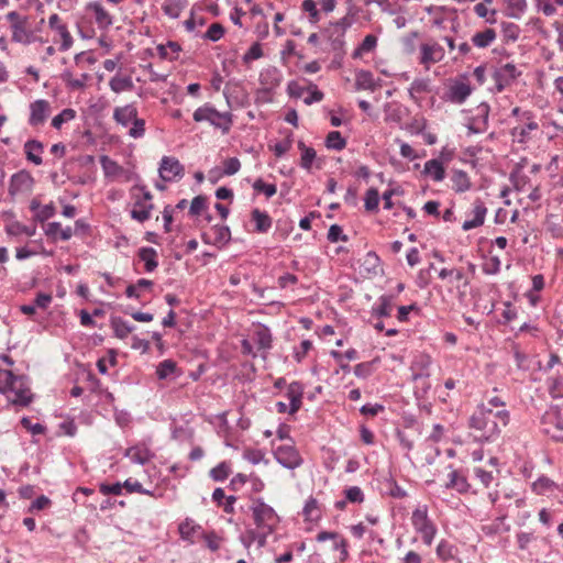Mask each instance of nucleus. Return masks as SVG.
<instances>
[{
	"mask_svg": "<svg viewBox=\"0 0 563 563\" xmlns=\"http://www.w3.org/2000/svg\"><path fill=\"white\" fill-rule=\"evenodd\" d=\"M510 413L506 409L494 411L493 408L482 404L468 420V427L478 432L475 435L481 441H488L498 435L501 427L509 423Z\"/></svg>",
	"mask_w": 563,
	"mask_h": 563,
	"instance_id": "obj_1",
	"label": "nucleus"
},
{
	"mask_svg": "<svg viewBox=\"0 0 563 563\" xmlns=\"http://www.w3.org/2000/svg\"><path fill=\"white\" fill-rule=\"evenodd\" d=\"M0 393L14 394L9 401L14 406L27 407L34 398L27 378L24 375H14L10 369H0Z\"/></svg>",
	"mask_w": 563,
	"mask_h": 563,
	"instance_id": "obj_2",
	"label": "nucleus"
},
{
	"mask_svg": "<svg viewBox=\"0 0 563 563\" xmlns=\"http://www.w3.org/2000/svg\"><path fill=\"white\" fill-rule=\"evenodd\" d=\"M255 530L268 537L275 530L279 519L275 510L262 499H257L251 506Z\"/></svg>",
	"mask_w": 563,
	"mask_h": 563,
	"instance_id": "obj_3",
	"label": "nucleus"
},
{
	"mask_svg": "<svg viewBox=\"0 0 563 563\" xmlns=\"http://www.w3.org/2000/svg\"><path fill=\"white\" fill-rule=\"evenodd\" d=\"M192 118L196 122H209L216 129H220L223 134L230 131L233 122L231 112H219L209 103L196 109Z\"/></svg>",
	"mask_w": 563,
	"mask_h": 563,
	"instance_id": "obj_4",
	"label": "nucleus"
},
{
	"mask_svg": "<svg viewBox=\"0 0 563 563\" xmlns=\"http://www.w3.org/2000/svg\"><path fill=\"white\" fill-rule=\"evenodd\" d=\"M132 196L135 201L131 210V218L143 223L151 218V212L154 209L153 196L144 185L133 186Z\"/></svg>",
	"mask_w": 563,
	"mask_h": 563,
	"instance_id": "obj_5",
	"label": "nucleus"
},
{
	"mask_svg": "<svg viewBox=\"0 0 563 563\" xmlns=\"http://www.w3.org/2000/svg\"><path fill=\"white\" fill-rule=\"evenodd\" d=\"M411 522L415 530L421 534L426 545H431L437 534L435 525L429 519L427 506L418 507L413 510Z\"/></svg>",
	"mask_w": 563,
	"mask_h": 563,
	"instance_id": "obj_6",
	"label": "nucleus"
},
{
	"mask_svg": "<svg viewBox=\"0 0 563 563\" xmlns=\"http://www.w3.org/2000/svg\"><path fill=\"white\" fill-rule=\"evenodd\" d=\"M521 76V71L512 63H506L496 67L492 74L495 82V89L497 92L504 91L507 87L511 86L518 77Z\"/></svg>",
	"mask_w": 563,
	"mask_h": 563,
	"instance_id": "obj_7",
	"label": "nucleus"
},
{
	"mask_svg": "<svg viewBox=\"0 0 563 563\" xmlns=\"http://www.w3.org/2000/svg\"><path fill=\"white\" fill-rule=\"evenodd\" d=\"M542 432L555 441H563V418L558 408H551L541 418Z\"/></svg>",
	"mask_w": 563,
	"mask_h": 563,
	"instance_id": "obj_8",
	"label": "nucleus"
},
{
	"mask_svg": "<svg viewBox=\"0 0 563 563\" xmlns=\"http://www.w3.org/2000/svg\"><path fill=\"white\" fill-rule=\"evenodd\" d=\"M539 130V124L536 121V117L531 111H525L520 115V122L518 125L510 130V135L518 143H526L531 139V132Z\"/></svg>",
	"mask_w": 563,
	"mask_h": 563,
	"instance_id": "obj_9",
	"label": "nucleus"
},
{
	"mask_svg": "<svg viewBox=\"0 0 563 563\" xmlns=\"http://www.w3.org/2000/svg\"><path fill=\"white\" fill-rule=\"evenodd\" d=\"M420 64L426 67V69L430 68V65L441 62L444 58V49L437 42L432 43H422L420 45Z\"/></svg>",
	"mask_w": 563,
	"mask_h": 563,
	"instance_id": "obj_10",
	"label": "nucleus"
},
{
	"mask_svg": "<svg viewBox=\"0 0 563 563\" xmlns=\"http://www.w3.org/2000/svg\"><path fill=\"white\" fill-rule=\"evenodd\" d=\"M159 177L165 181H174L184 175V166L172 156H164L159 165Z\"/></svg>",
	"mask_w": 563,
	"mask_h": 563,
	"instance_id": "obj_11",
	"label": "nucleus"
},
{
	"mask_svg": "<svg viewBox=\"0 0 563 563\" xmlns=\"http://www.w3.org/2000/svg\"><path fill=\"white\" fill-rule=\"evenodd\" d=\"M51 111V104L47 100L38 99L30 104L29 124L31 126H38L43 124Z\"/></svg>",
	"mask_w": 563,
	"mask_h": 563,
	"instance_id": "obj_12",
	"label": "nucleus"
},
{
	"mask_svg": "<svg viewBox=\"0 0 563 563\" xmlns=\"http://www.w3.org/2000/svg\"><path fill=\"white\" fill-rule=\"evenodd\" d=\"M34 184V178L27 170H20L12 175L10 179L9 192L15 195L23 189H31Z\"/></svg>",
	"mask_w": 563,
	"mask_h": 563,
	"instance_id": "obj_13",
	"label": "nucleus"
},
{
	"mask_svg": "<svg viewBox=\"0 0 563 563\" xmlns=\"http://www.w3.org/2000/svg\"><path fill=\"white\" fill-rule=\"evenodd\" d=\"M471 93L472 88L470 84L464 81H455L449 87L446 92V100L461 104L470 97Z\"/></svg>",
	"mask_w": 563,
	"mask_h": 563,
	"instance_id": "obj_14",
	"label": "nucleus"
},
{
	"mask_svg": "<svg viewBox=\"0 0 563 563\" xmlns=\"http://www.w3.org/2000/svg\"><path fill=\"white\" fill-rule=\"evenodd\" d=\"M302 396H303V385L299 382H292L289 384L286 397L289 400V410L290 415L296 413L301 405H302Z\"/></svg>",
	"mask_w": 563,
	"mask_h": 563,
	"instance_id": "obj_15",
	"label": "nucleus"
},
{
	"mask_svg": "<svg viewBox=\"0 0 563 563\" xmlns=\"http://www.w3.org/2000/svg\"><path fill=\"white\" fill-rule=\"evenodd\" d=\"M214 233V239L210 241L206 233L202 234V241L207 244H212L219 249L225 246L231 240V231L228 225L216 224L211 228Z\"/></svg>",
	"mask_w": 563,
	"mask_h": 563,
	"instance_id": "obj_16",
	"label": "nucleus"
},
{
	"mask_svg": "<svg viewBox=\"0 0 563 563\" xmlns=\"http://www.w3.org/2000/svg\"><path fill=\"white\" fill-rule=\"evenodd\" d=\"M487 213V208L485 203L481 199H476L474 201L473 214L474 218L472 220H466L462 224V229L464 231H468L474 228H478L484 224L485 217Z\"/></svg>",
	"mask_w": 563,
	"mask_h": 563,
	"instance_id": "obj_17",
	"label": "nucleus"
},
{
	"mask_svg": "<svg viewBox=\"0 0 563 563\" xmlns=\"http://www.w3.org/2000/svg\"><path fill=\"white\" fill-rule=\"evenodd\" d=\"M23 151L29 162L38 166L43 163L42 154L44 152V144L38 140H29L24 143Z\"/></svg>",
	"mask_w": 563,
	"mask_h": 563,
	"instance_id": "obj_18",
	"label": "nucleus"
},
{
	"mask_svg": "<svg viewBox=\"0 0 563 563\" xmlns=\"http://www.w3.org/2000/svg\"><path fill=\"white\" fill-rule=\"evenodd\" d=\"M135 117H137V109L133 103L114 108L113 120L122 126L126 128L133 120H135Z\"/></svg>",
	"mask_w": 563,
	"mask_h": 563,
	"instance_id": "obj_19",
	"label": "nucleus"
},
{
	"mask_svg": "<svg viewBox=\"0 0 563 563\" xmlns=\"http://www.w3.org/2000/svg\"><path fill=\"white\" fill-rule=\"evenodd\" d=\"M251 220L255 224L254 231L261 234L267 233L273 224V220L269 214L266 211H262L257 208L252 210Z\"/></svg>",
	"mask_w": 563,
	"mask_h": 563,
	"instance_id": "obj_20",
	"label": "nucleus"
},
{
	"mask_svg": "<svg viewBox=\"0 0 563 563\" xmlns=\"http://www.w3.org/2000/svg\"><path fill=\"white\" fill-rule=\"evenodd\" d=\"M394 307V297L390 295H383L378 298V303L372 308V316L377 318L390 317Z\"/></svg>",
	"mask_w": 563,
	"mask_h": 563,
	"instance_id": "obj_21",
	"label": "nucleus"
},
{
	"mask_svg": "<svg viewBox=\"0 0 563 563\" xmlns=\"http://www.w3.org/2000/svg\"><path fill=\"white\" fill-rule=\"evenodd\" d=\"M137 255L144 262L145 272L152 273L158 267L157 252L153 247H141Z\"/></svg>",
	"mask_w": 563,
	"mask_h": 563,
	"instance_id": "obj_22",
	"label": "nucleus"
},
{
	"mask_svg": "<svg viewBox=\"0 0 563 563\" xmlns=\"http://www.w3.org/2000/svg\"><path fill=\"white\" fill-rule=\"evenodd\" d=\"M431 365V357L429 355H421L412 364V380L417 382L430 376L429 367Z\"/></svg>",
	"mask_w": 563,
	"mask_h": 563,
	"instance_id": "obj_23",
	"label": "nucleus"
},
{
	"mask_svg": "<svg viewBox=\"0 0 563 563\" xmlns=\"http://www.w3.org/2000/svg\"><path fill=\"white\" fill-rule=\"evenodd\" d=\"M422 173L431 176L434 181H442L445 177L443 163L437 158L426 162Z\"/></svg>",
	"mask_w": 563,
	"mask_h": 563,
	"instance_id": "obj_24",
	"label": "nucleus"
},
{
	"mask_svg": "<svg viewBox=\"0 0 563 563\" xmlns=\"http://www.w3.org/2000/svg\"><path fill=\"white\" fill-rule=\"evenodd\" d=\"M451 180L455 192H465L470 190L472 186L467 173L462 169L452 170Z\"/></svg>",
	"mask_w": 563,
	"mask_h": 563,
	"instance_id": "obj_25",
	"label": "nucleus"
},
{
	"mask_svg": "<svg viewBox=\"0 0 563 563\" xmlns=\"http://www.w3.org/2000/svg\"><path fill=\"white\" fill-rule=\"evenodd\" d=\"M110 325L113 330V333L119 339H125L130 333H132L135 329L134 325L130 324L121 317H111Z\"/></svg>",
	"mask_w": 563,
	"mask_h": 563,
	"instance_id": "obj_26",
	"label": "nucleus"
},
{
	"mask_svg": "<svg viewBox=\"0 0 563 563\" xmlns=\"http://www.w3.org/2000/svg\"><path fill=\"white\" fill-rule=\"evenodd\" d=\"M355 88L357 90H371L376 89V84L372 71L361 69L355 75Z\"/></svg>",
	"mask_w": 563,
	"mask_h": 563,
	"instance_id": "obj_27",
	"label": "nucleus"
},
{
	"mask_svg": "<svg viewBox=\"0 0 563 563\" xmlns=\"http://www.w3.org/2000/svg\"><path fill=\"white\" fill-rule=\"evenodd\" d=\"M302 515L306 521H317L321 518V510L318 500L310 496L303 506Z\"/></svg>",
	"mask_w": 563,
	"mask_h": 563,
	"instance_id": "obj_28",
	"label": "nucleus"
},
{
	"mask_svg": "<svg viewBox=\"0 0 563 563\" xmlns=\"http://www.w3.org/2000/svg\"><path fill=\"white\" fill-rule=\"evenodd\" d=\"M267 537L255 529H247L244 534L240 537L243 545L249 549L252 543L257 542L258 547L262 548L266 544Z\"/></svg>",
	"mask_w": 563,
	"mask_h": 563,
	"instance_id": "obj_29",
	"label": "nucleus"
},
{
	"mask_svg": "<svg viewBox=\"0 0 563 563\" xmlns=\"http://www.w3.org/2000/svg\"><path fill=\"white\" fill-rule=\"evenodd\" d=\"M496 40V32L494 29H485L483 32H477L473 35L472 42L476 47H488Z\"/></svg>",
	"mask_w": 563,
	"mask_h": 563,
	"instance_id": "obj_30",
	"label": "nucleus"
},
{
	"mask_svg": "<svg viewBox=\"0 0 563 563\" xmlns=\"http://www.w3.org/2000/svg\"><path fill=\"white\" fill-rule=\"evenodd\" d=\"M187 0H167L163 4L162 9L167 16L177 19L181 11L187 7Z\"/></svg>",
	"mask_w": 563,
	"mask_h": 563,
	"instance_id": "obj_31",
	"label": "nucleus"
},
{
	"mask_svg": "<svg viewBox=\"0 0 563 563\" xmlns=\"http://www.w3.org/2000/svg\"><path fill=\"white\" fill-rule=\"evenodd\" d=\"M255 342L262 350H269L272 347V333L266 325H261L256 329L255 333Z\"/></svg>",
	"mask_w": 563,
	"mask_h": 563,
	"instance_id": "obj_32",
	"label": "nucleus"
},
{
	"mask_svg": "<svg viewBox=\"0 0 563 563\" xmlns=\"http://www.w3.org/2000/svg\"><path fill=\"white\" fill-rule=\"evenodd\" d=\"M109 86L113 92L120 93L122 91L132 89L133 81H132L131 77H129V76H125V77L114 76L110 79Z\"/></svg>",
	"mask_w": 563,
	"mask_h": 563,
	"instance_id": "obj_33",
	"label": "nucleus"
},
{
	"mask_svg": "<svg viewBox=\"0 0 563 563\" xmlns=\"http://www.w3.org/2000/svg\"><path fill=\"white\" fill-rule=\"evenodd\" d=\"M445 487L456 489L459 493H466L470 485L464 476L459 475L456 471H452Z\"/></svg>",
	"mask_w": 563,
	"mask_h": 563,
	"instance_id": "obj_34",
	"label": "nucleus"
},
{
	"mask_svg": "<svg viewBox=\"0 0 563 563\" xmlns=\"http://www.w3.org/2000/svg\"><path fill=\"white\" fill-rule=\"evenodd\" d=\"M559 488V485L555 484L552 479L540 476L533 484L532 490L539 495L553 492V489Z\"/></svg>",
	"mask_w": 563,
	"mask_h": 563,
	"instance_id": "obj_35",
	"label": "nucleus"
},
{
	"mask_svg": "<svg viewBox=\"0 0 563 563\" xmlns=\"http://www.w3.org/2000/svg\"><path fill=\"white\" fill-rule=\"evenodd\" d=\"M548 390L553 398L563 397V375L551 376L547 380Z\"/></svg>",
	"mask_w": 563,
	"mask_h": 563,
	"instance_id": "obj_36",
	"label": "nucleus"
},
{
	"mask_svg": "<svg viewBox=\"0 0 563 563\" xmlns=\"http://www.w3.org/2000/svg\"><path fill=\"white\" fill-rule=\"evenodd\" d=\"M90 7L95 12L96 22L100 27H108L112 24L111 15L104 10V8L101 4L95 3Z\"/></svg>",
	"mask_w": 563,
	"mask_h": 563,
	"instance_id": "obj_37",
	"label": "nucleus"
},
{
	"mask_svg": "<svg viewBox=\"0 0 563 563\" xmlns=\"http://www.w3.org/2000/svg\"><path fill=\"white\" fill-rule=\"evenodd\" d=\"M507 15L510 18L519 19L527 9L526 0H506Z\"/></svg>",
	"mask_w": 563,
	"mask_h": 563,
	"instance_id": "obj_38",
	"label": "nucleus"
},
{
	"mask_svg": "<svg viewBox=\"0 0 563 563\" xmlns=\"http://www.w3.org/2000/svg\"><path fill=\"white\" fill-rule=\"evenodd\" d=\"M325 146L330 150L341 151L346 146V140L339 131H331L325 139Z\"/></svg>",
	"mask_w": 563,
	"mask_h": 563,
	"instance_id": "obj_39",
	"label": "nucleus"
},
{
	"mask_svg": "<svg viewBox=\"0 0 563 563\" xmlns=\"http://www.w3.org/2000/svg\"><path fill=\"white\" fill-rule=\"evenodd\" d=\"M323 33L331 42V48L334 52H342L344 46V34L342 31L334 32L331 29H324Z\"/></svg>",
	"mask_w": 563,
	"mask_h": 563,
	"instance_id": "obj_40",
	"label": "nucleus"
},
{
	"mask_svg": "<svg viewBox=\"0 0 563 563\" xmlns=\"http://www.w3.org/2000/svg\"><path fill=\"white\" fill-rule=\"evenodd\" d=\"M377 45V37L373 34H368L364 37L360 46L354 51L353 57L357 58L363 53L373 51Z\"/></svg>",
	"mask_w": 563,
	"mask_h": 563,
	"instance_id": "obj_41",
	"label": "nucleus"
},
{
	"mask_svg": "<svg viewBox=\"0 0 563 563\" xmlns=\"http://www.w3.org/2000/svg\"><path fill=\"white\" fill-rule=\"evenodd\" d=\"M36 227L24 225L20 222H13L7 227V232L11 235L25 234L27 236H33L35 234Z\"/></svg>",
	"mask_w": 563,
	"mask_h": 563,
	"instance_id": "obj_42",
	"label": "nucleus"
},
{
	"mask_svg": "<svg viewBox=\"0 0 563 563\" xmlns=\"http://www.w3.org/2000/svg\"><path fill=\"white\" fill-rule=\"evenodd\" d=\"M176 363L172 360H164L156 368V375L159 379H166L168 376L175 373Z\"/></svg>",
	"mask_w": 563,
	"mask_h": 563,
	"instance_id": "obj_43",
	"label": "nucleus"
},
{
	"mask_svg": "<svg viewBox=\"0 0 563 563\" xmlns=\"http://www.w3.org/2000/svg\"><path fill=\"white\" fill-rule=\"evenodd\" d=\"M76 117V111L70 108L62 110L60 113L55 115L52 120V126L59 130L65 122L73 120Z\"/></svg>",
	"mask_w": 563,
	"mask_h": 563,
	"instance_id": "obj_44",
	"label": "nucleus"
},
{
	"mask_svg": "<svg viewBox=\"0 0 563 563\" xmlns=\"http://www.w3.org/2000/svg\"><path fill=\"white\" fill-rule=\"evenodd\" d=\"M231 474V467L227 462H221L210 471V475L213 481L222 482Z\"/></svg>",
	"mask_w": 563,
	"mask_h": 563,
	"instance_id": "obj_45",
	"label": "nucleus"
},
{
	"mask_svg": "<svg viewBox=\"0 0 563 563\" xmlns=\"http://www.w3.org/2000/svg\"><path fill=\"white\" fill-rule=\"evenodd\" d=\"M454 545L446 540H441L437 547V555L442 561H448L454 556Z\"/></svg>",
	"mask_w": 563,
	"mask_h": 563,
	"instance_id": "obj_46",
	"label": "nucleus"
},
{
	"mask_svg": "<svg viewBox=\"0 0 563 563\" xmlns=\"http://www.w3.org/2000/svg\"><path fill=\"white\" fill-rule=\"evenodd\" d=\"M253 189L257 192H263L267 198H272L277 192L276 185L266 184L262 178H257L254 181Z\"/></svg>",
	"mask_w": 563,
	"mask_h": 563,
	"instance_id": "obj_47",
	"label": "nucleus"
},
{
	"mask_svg": "<svg viewBox=\"0 0 563 563\" xmlns=\"http://www.w3.org/2000/svg\"><path fill=\"white\" fill-rule=\"evenodd\" d=\"M365 209L367 211L377 210L379 203V194L376 188H369L365 194Z\"/></svg>",
	"mask_w": 563,
	"mask_h": 563,
	"instance_id": "obj_48",
	"label": "nucleus"
},
{
	"mask_svg": "<svg viewBox=\"0 0 563 563\" xmlns=\"http://www.w3.org/2000/svg\"><path fill=\"white\" fill-rule=\"evenodd\" d=\"M150 449L145 444H137L125 451V457L144 459L152 457Z\"/></svg>",
	"mask_w": 563,
	"mask_h": 563,
	"instance_id": "obj_49",
	"label": "nucleus"
},
{
	"mask_svg": "<svg viewBox=\"0 0 563 563\" xmlns=\"http://www.w3.org/2000/svg\"><path fill=\"white\" fill-rule=\"evenodd\" d=\"M55 213H56V208L53 202H49V203L41 207V209L34 214V220L43 223L46 220L54 217Z\"/></svg>",
	"mask_w": 563,
	"mask_h": 563,
	"instance_id": "obj_50",
	"label": "nucleus"
},
{
	"mask_svg": "<svg viewBox=\"0 0 563 563\" xmlns=\"http://www.w3.org/2000/svg\"><path fill=\"white\" fill-rule=\"evenodd\" d=\"M292 229H294L292 221H290L288 219L278 220L276 222L275 235L280 240H285L288 238V235L290 234Z\"/></svg>",
	"mask_w": 563,
	"mask_h": 563,
	"instance_id": "obj_51",
	"label": "nucleus"
},
{
	"mask_svg": "<svg viewBox=\"0 0 563 563\" xmlns=\"http://www.w3.org/2000/svg\"><path fill=\"white\" fill-rule=\"evenodd\" d=\"M62 38V44H60V47L59 49L62 52H66L68 51L73 44H74V38L70 34V32L68 31V27L66 24H64L62 27H58L57 31H55Z\"/></svg>",
	"mask_w": 563,
	"mask_h": 563,
	"instance_id": "obj_52",
	"label": "nucleus"
},
{
	"mask_svg": "<svg viewBox=\"0 0 563 563\" xmlns=\"http://www.w3.org/2000/svg\"><path fill=\"white\" fill-rule=\"evenodd\" d=\"M225 33V29L221 23H212L208 31L205 33L203 37L211 42L219 41Z\"/></svg>",
	"mask_w": 563,
	"mask_h": 563,
	"instance_id": "obj_53",
	"label": "nucleus"
},
{
	"mask_svg": "<svg viewBox=\"0 0 563 563\" xmlns=\"http://www.w3.org/2000/svg\"><path fill=\"white\" fill-rule=\"evenodd\" d=\"M199 527L194 525V521L186 520L179 525V533L184 540L192 541L194 534Z\"/></svg>",
	"mask_w": 563,
	"mask_h": 563,
	"instance_id": "obj_54",
	"label": "nucleus"
},
{
	"mask_svg": "<svg viewBox=\"0 0 563 563\" xmlns=\"http://www.w3.org/2000/svg\"><path fill=\"white\" fill-rule=\"evenodd\" d=\"M347 501L353 504H361L364 501V494L358 486H351L344 490Z\"/></svg>",
	"mask_w": 563,
	"mask_h": 563,
	"instance_id": "obj_55",
	"label": "nucleus"
},
{
	"mask_svg": "<svg viewBox=\"0 0 563 563\" xmlns=\"http://www.w3.org/2000/svg\"><path fill=\"white\" fill-rule=\"evenodd\" d=\"M130 124H132V128L129 130V135L131 137L140 139L145 134V121L143 119L135 117V120Z\"/></svg>",
	"mask_w": 563,
	"mask_h": 563,
	"instance_id": "obj_56",
	"label": "nucleus"
},
{
	"mask_svg": "<svg viewBox=\"0 0 563 563\" xmlns=\"http://www.w3.org/2000/svg\"><path fill=\"white\" fill-rule=\"evenodd\" d=\"M302 10L309 13V21L316 24L320 20V14L313 0H303Z\"/></svg>",
	"mask_w": 563,
	"mask_h": 563,
	"instance_id": "obj_57",
	"label": "nucleus"
},
{
	"mask_svg": "<svg viewBox=\"0 0 563 563\" xmlns=\"http://www.w3.org/2000/svg\"><path fill=\"white\" fill-rule=\"evenodd\" d=\"M263 56V49L258 42L254 43L243 56V62L249 64L252 60L258 59Z\"/></svg>",
	"mask_w": 563,
	"mask_h": 563,
	"instance_id": "obj_58",
	"label": "nucleus"
},
{
	"mask_svg": "<svg viewBox=\"0 0 563 563\" xmlns=\"http://www.w3.org/2000/svg\"><path fill=\"white\" fill-rule=\"evenodd\" d=\"M332 549L334 551L340 552V561L341 562H344L347 559V556H349L347 542L342 536H340L338 539L332 541Z\"/></svg>",
	"mask_w": 563,
	"mask_h": 563,
	"instance_id": "obj_59",
	"label": "nucleus"
},
{
	"mask_svg": "<svg viewBox=\"0 0 563 563\" xmlns=\"http://www.w3.org/2000/svg\"><path fill=\"white\" fill-rule=\"evenodd\" d=\"M207 206V198L205 196H196L190 203V216H198Z\"/></svg>",
	"mask_w": 563,
	"mask_h": 563,
	"instance_id": "obj_60",
	"label": "nucleus"
},
{
	"mask_svg": "<svg viewBox=\"0 0 563 563\" xmlns=\"http://www.w3.org/2000/svg\"><path fill=\"white\" fill-rule=\"evenodd\" d=\"M328 240L332 243L338 241H347V235L343 234V230L339 224H332L328 231Z\"/></svg>",
	"mask_w": 563,
	"mask_h": 563,
	"instance_id": "obj_61",
	"label": "nucleus"
},
{
	"mask_svg": "<svg viewBox=\"0 0 563 563\" xmlns=\"http://www.w3.org/2000/svg\"><path fill=\"white\" fill-rule=\"evenodd\" d=\"M223 165H224L223 174L228 175V176L236 174L241 168V163H240L239 158H236V157H231V158L225 159Z\"/></svg>",
	"mask_w": 563,
	"mask_h": 563,
	"instance_id": "obj_62",
	"label": "nucleus"
},
{
	"mask_svg": "<svg viewBox=\"0 0 563 563\" xmlns=\"http://www.w3.org/2000/svg\"><path fill=\"white\" fill-rule=\"evenodd\" d=\"M316 155L317 153L312 147H305V151L301 153V167L305 169H310Z\"/></svg>",
	"mask_w": 563,
	"mask_h": 563,
	"instance_id": "obj_63",
	"label": "nucleus"
},
{
	"mask_svg": "<svg viewBox=\"0 0 563 563\" xmlns=\"http://www.w3.org/2000/svg\"><path fill=\"white\" fill-rule=\"evenodd\" d=\"M51 505V499L44 495L38 496L36 499L32 501L29 507V512H34L38 510H43Z\"/></svg>",
	"mask_w": 563,
	"mask_h": 563,
	"instance_id": "obj_64",
	"label": "nucleus"
}]
</instances>
